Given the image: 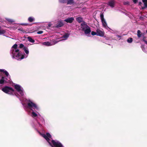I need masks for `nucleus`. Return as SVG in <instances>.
Here are the masks:
<instances>
[{"label":"nucleus","instance_id":"1","mask_svg":"<svg viewBox=\"0 0 147 147\" xmlns=\"http://www.w3.org/2000/svg\"><path fill=\"white\" fill-rule=\"evenodd\" d=\"M20 100L23 105L24 102H26V105L24 106V109L27 112H29L30 111H32L31 115L32 117L35 118L38 117V116H40L38 112L35 111V110L39 111L40 110L39 107L36 104L29 99L20 98Z\"/></svg>","mask_w":147,"mask_h":147},{"label":"nucleus","instance_id":"2","mask_svg":"<svg viewBox=\"0 0 147 147\" xmlns=\"http://www.w3.org/2000/svg\"><path fill=\"white\" fill-rule=\"evenodd\" d=\"M18 45L14 44L11 47L10 53L12 58L18 60H21L22 59L27 57L29 53L28 49L26 48H24V49L26 55L22 54L17 48Z\"/></svg>","mask_w":147,"mask_h":147},{"label":"nucleus","instance_id":"3","mask_svg":"<svg viewBox=\"0 0 147 147\" xmlns=\"http://www.w3.org/2000/svg\"><path fill=\"white\" fill-rule=\"evenodd\" d=\"M39 134L46 139L49 144L52 147H64L59 142L53 140L50 134L49 133L46 134H42L39 132Z\"/></svg>","mask_w":147,"mask_h":147},{"label":"nucleus","instance_id":"4","mask_svg":"<svg viewBox=\"0 0 147 147\" xmlns=\"http://www.w3.org/2000/svg\"><path fill=\"white\" fill-rule=\"evenodd\" d=\"M81 27L82 30L84 32L86 35L88 36L90 34L91 32L90 28L85 22L81 24Z\"/></svg>","mask_w":147,"mask_h":147},{"label":"nucleus","instance_id":"5","mask_svg":"<svg viewBox=\"0 0 147 147\" xmlns=\"http://www.w3.org/2000/svg\"><path fill=\"white\" fill-rule=\"evenodd\" d=\"M15 88L18 92V94L20 96H23L24 94V92L23 88L20 85L16 84L14 85Z\"/></svg>","mask_w":147,"mask_h":147},{"label":"nucleus","instance_id":"6","mask_svg":"<svg viewBox=\"0 0 147 147\" xmlns=\"http://www.w3.org/2000/svg\"><path fill=\"white\" fill-rule=\"evenodd\" d=\"M2 90L5 93L11 94L15 93L14 90L11 88L5 86L2 88Z\"/></svg>","mask_w":147,"mask_h":147},{"label":"nucleus","instance_id":"7","mask_svg":"<svg viewBox=\"0 0 147 147\" xmlns=\"http://www.w3.org/2000/svg\"><path fill=\"white\" fill-rule=\"evenodd\" d=\"M64 25L63 22L61 20H59L57 22V24L55 25V27L56 28H59L62 27Z\"/></svg>","mask_w":147,"mask_h":147},{"label":"nucleus","instance_id":"8","mask_svg":"<svg viewBox=\"0 0 147 147\" xmlns=\"http://www.w3.org/2000/svg\"><path fill=\"white\" fill-rule=\"evenodd\" d=\"M97 32V35L99 36H104V32L100 30H96Z\"/></svg>","mask_w":147,"mask_h":147},{"label":"nucleus","instance_id":"9","mask_svg":"<svg viewBox=\"0 0 147 147\" xmlns=\"http://www.w3.org/2000/svg\"><path fill=\"white\" fill-rule=\"evenodd\" d=\"M69 37V34H66L60 38H61V39L59 40V41L66 40Z\"/></svg>","mask_w":147,"mask_h":147},{"label":"nucleus","instance_id":"10","mask_svg":"<svg viewBox=\"0 0 147 147\" xmlns=\"http://www.w3.org/2000/svg\"><path fill=\"white\" fill-rule=\"evenodd\" d=\"M73 17L69 18L64 20V21L67 23H71L74 20Z\"/></svg>","mask_w":147,"mask_h":147},{"label":"nucleus","instance_id":"11","mask_svg":"<svg viewBox=\"0 0 147 147\" xmlns=\"http://www.w3.org/2000/svg\"><path fill=\"white\" fill-rule=\"evenodd\" d=\"M0 72H3L6 75L7 77H10V76L7 71L4 69H0Z\"/></svg>","mask_w":147,"mask_h":147},{"label":"nucleus","instance_id":"12","mask_svg":"<svg viewBox=\"0 0 147 147\" xmlns=\"http://www.w3.org/2000/svg\"><path fill=\"white\" fill-rule=\"evenodd\" d=\"M55 43H53V44H51L50 42H49L48 41L45 42H43L42 44L46 46H51L52 45H54V44Z\"/></svg>","mask_w":147,"mask_h":147},{"label":"nucleus","instance_id":"13","mask_svg":"<svg viewBox=\"0 0 147 147\" xmlns=\"http://www.w3.org/2000/svg\"><path fill=\"white\" fill-rule=\"evenodd\" d=\"M142 1L144 3V6L142 7V9H144L145 8H147V0H142Z\"/></svg>","mask_w":147,"mask_h":147},{"label":"nucleus","instance_id":"14","mask_svg":"<svg viewBox=\"0 0 147 147\" xmlns=\"http://www.w3.org/2000/svg\"><path fill=\"white\" fill-rule=\"evenodd\" d=\"M143 35V34L142 33L141 31L138 30L137 32V36L139 38Z\"/></svg>","mask_w":147,"mask_h":147},{"label":"nucleus","instance_id":"15","mask_svg":"<svg viewBox=\"0 0 147 147\" xmlns=\"http://www.w3.org/2000/svg\"><path fill=\"white\" fill-rule=\"evenodd\" d=\"M115 4V2L113 1H111L109 2V5L111 7H114Z\"/></svg>","mask_w":147,"mask_h":147},{"label":"nucleus","instance_id":"16","mask_svg":"<svg viewBox=\"0 0 147 147\" xmlns=\"http://www.w3.org/2000/svg\"><path fill=\"white\" fill-rule=\"evenodd\" d=\"M101 22L103 26L105 28H106L107 26V23L105 19L101 20Z\"/></svg>","mask_w":147,"mask_h":147},{"label":"nucleus","instance_id":"17","mask_svg":"<svg viewBox=\"0 0 147 147\" xmlns=\"http://www.w3.org/2000/svg\"><path fill=\"white\" fill-rule=\"evenodd\" d=\"M35 20L34 18L32 17H30L28 19V21L30 22L34 21Z\"/></svg>","mask_w":147,"mask_h":147},{"label":"nucleus","instance_id":"18","mask_svg":"<svg viewBox=\"0 0 147 147\" xmlns=\"http://www.w3.org/2000/svg\"><path fill=\"white\" fill-rule=\"evenodd\" d=\"M5 19L7 21L9 22L10 23H11L15 22V20L12 19H9L8 18H6Z\"/></svg>","mask_w":147,"mask_h":147},{"label":"nucleus","instance_id":"19","mask_svg":"<svg viewBox=\"0 0 147 147\" xmlns=\"http://www.w3.org/2000/svg\"><path fill=\"white\" fill-rule=\"evenodd\" d=\"M28 40L30 42H32V43H34L35 42V41L34 40L32 39L31 37L30 36H29L28 37Z\"/></svg>","mask_w":147,"mask_h":147},{"label":"nucleus","instance_id":"20","mask_svg":"<svg viewBox=\"0 0 147 147\" xmlns=\"http://www.w3.org/2000/svg\"><path fill=\"white\" fill-rule=\"evenodd\" d=\"M5 32V30H3V29H1V27L0 26V35L2 34H4Z\"/></svg>","mask_w":147,"mask_h":147},{"label":"nucleus","instance_id":"21","mask_svg":"<svg viewBox=\"0 0 147 147\" xmlns=\"http://www.w3.org/2000/svg\"><path fill=\"white\" fill-rule=\"evenodd\" d=\"M5 81L4 80L3 77H2V78L0 80V84H3L5 82Z\"/></svg>","mask_w":147,"mask_h":147},{"label":"nucleus","instance_id":"22","mask_svg":"<svg viewBox=\"0 0 147 147\" xmlns=\"http://www.w3.org/2000/svg\"><path fill=\"white\" fill-rule=\"evenodd\" d=\"M77 21L79 23L81 22L82 21V19L80 17H78L76 18Z\"/></svg>","mask_w":147,"mask_h":147},{"label":"nucleus","instance_id":"23","mask_svg":"<svg viewBox=\"0 0 147 147\" xmlns=\"http://www.w3.org/2000/svg\"><path fill=\"white\" fill-rule=\"evenodd\" d=\"M67 4H71L74 2L73 0H69L67 1Z\"/></svg>","mask_w":147,"mask_h":147},{"label":"nucleus","instance_id":"24","mask_svg":"<svg viewBox=\"0 0 147 147\" xmlns=\"http://www.w3.org/2000/svg\"><path fill=\"white\" fill-rule=\"evenodd\" d=\"M39 118L40 121L42 123L44 124L45 123V120L43 117H40Z\"/></svg>","mask_w":147,"mask_h":147},{"label":"nucleus","instance_id":"25","mask_svg":"<svg viewBox=\"0 0 147 147\" xmlns=\"http://www.w3.org/2000/svg\"><path fill=\"white\" fill-rule=\"evenodd\" d=\"M58 41H59V40L58 41H57L55 40H52V41L50 42L51 43V44H53L55 43V44H54V45L57 43Z\"/></svg>","mask_w":147,"mask_h":147},{"label":"nucleus","instance_id":"26","mask_svg":"<svg viewBox=\"0 0 147 147\" xmlns=\"http://www.w3.org/2000/svg\"><path fill=\"white\" fill-rule=\"evenodd\" d=\"M133 40L132 38H129L127 40V42L129 43H131Z\"/></svg>","mask_w":147,"mask_h":147},{"label":"nucleus","instance_id":"27","mask_svg":"<svg viewBox=\"0 0 147 147\" xmlns=\"http://www.w3.org/2000/svg\"><path fill=\"white\" fill-rule=\"evenodd\" d=\"M59 2L61 3H64L67 2L68 0H59Z\"/></svg>","mask_w":147,"mask_h":147},{"label":"nucleus","instance_id":"28","mask_svg":"<svg viewBox=\"0 0 147 147\" xmlns=\"http://www.w3.org/2000/svg\"><path fill=\"white\" fill-rule=\"evenodd\" d=\"M18 30H19V31H22V32H23V33H24V32H25V31H24V30H23L22 28L21 27L19 28H18Z\"/></svg>","mask_w":147,"mask_h":147},{"label":"nucleus","instance_id":"29","mask_svg":"<svg viewBox=\"0 0 147 147\" xmlns=\"http://www.w3.org/2000/svg\"><path fill=\"white\" fill-rule=\"evenodd\" d=\"M142 49V51L144 52H146V50L145 49V47L143 46L141 47Z\"/></svg>","mask_w":147,"mask_h":147},{"label":"nucleus","instance_id":"30","mask_svg":"<svg viewBox=\"0 0 147 147\" xmlns=\"http://www.w3.org/2000/svg\"><path fill=\"white\" fill-rule=\"evenodd\" d=\"M91 34L92 35H97V32H95L92 31L91 32Z\"/></svg>","mask_w":147,"mask_h":147},{"label":"nucleus","instance_id":"31","mask_svg":"<svg viewBox=\"0 0 147 147\" xmlns=\"http://www.w3.org/2000/svg\"><path fill=\"white\" fill-rule=\"evenodd\" d=\"M18 27L17 25H14L13 26H12L11 28L13 29H16Z\"/></svg>","mask_w":147,"mask_h":147},{"label":"nucleus","instance_id":"32","mask_svg":"<svg viewBox=\"0 0 147 147\" xmlns=\"http://www.w3.org/2000/svg\"><path fill=\"white\" fill-rule=\"evenodd\" d=\"M20 25L22 26H27L28 25V24L27 23H22L19 24Z\"/></svg>","mask_w":147,"mask_h":147},{"label":"nucleus","instance_id":"33","mask_svg":"<svg viewBox=\"0 0 147 147\" xmlns=\"http://www.w3.org/2000/svg\"><path fill=\"white\" fill-rule=\"evenodd\" d=\"M100 17L101 19V20H102L105 19L104 18L103 15H101L100 16Z\"/></svg>","mask_w":147,"mask_h":147},{"label":"nucleus","instance_id":"34","mask_svg":"<svg viewBox=\"0 0 147 147\" xmlns=\"http://www.w3.org/2000/svg\"><path fill=\"white\" fill-rule=\"evenodd\" d=\"M24 45L23 44H21L20 45L19 47L20 48H22L24 47Z\"/></svg>","mask_w":147,"mask_h":147},{"label":"nucleus","instance_id":"35","mask_svg":"<svg viewBox=\"0 0 147 147\" xmlns=\"http://www.w3.org/2000/svg\"><path fill=\"white\" fill-rule=\"evenodd\" d=\"M43 31H40L38 32L37 33L39 34H41L43 33Z\"/></svg>","mask_w":147,"mask_h":147},{"label":"nucleus","instance_id":"36","mask_svg":"<svg viewBox=\"0 0 147 147\" xmlns=\"http://www.w3.org/2000/svg\"><path fill=\"white\" fill-rule=\"evenodd\" d=\"M138 1V0H133V1L134 3H136Z\"/></svg>","mask_w":147,"mask_h":147},{"label":"nucleus","instance_id":"37","mask_svg":"<svg viewBox=\"0 0 147 147\" xmlns=\"http://www.w3.org/2000/svg\"><path fill=\"white\" fill-rule=\"evenodd\" d=\"M52 25V24L51 23H49L48 24V26H49V27H50Z\"/></svg>","mask_w":147,"mask_h":147},{"label":"nucleus","instance_id":"38","mask_svg":"<svg viewBox=\"0 0 147 147\" xmlns=\"http://www.w3.org/2000/svg\"><path fill=\"white\" fill-rule=\"evenodd\" d=\"M143 41H144L146 44L147 45V41L145 40L144 39H143L142 40Z\"/></svg>","mask_w":147,"mask_h":147},{"label":"nucleus","instance_id":"39","mask_svg":"<svg viewBox=\"0 0 147 147\" xmlns=\"http://www.w3.org/2000/svg\"><path fill=\"white\" fill-rule=\"evenodd\" d=\"M142 3L141 2H140L139 3V5H141V6H142Z\"/></svg>","mask_w":147,"mask_h":147},{"label":"nucleus","instance_id":"40","mask_svg":"<svg viewBox=\"0 0 147 147\" xmlns=\"http://www.w3.org/2000/svg\"><path fill=\"white\" fill-rule=\"evenodd\" d=\"M38 124L40 126H41V125L40 124V123H38Z\"/></svg>","mask_w":147,"mask_h":147},{"label":"nucleus","instance_id":"41","mask_svg":"<svg viewBox=\"0 0 147 147\" xmlns=\"http://www.w3.org/2000/svg\"><path fill=\"white\" fill-rule=\"evenodd\" d=\"M117 36L118 37H120V36H119V35H117Z\"/></svg>","mask_w":147,"mask_h":147},{"label":"nucleus","instance_id":"42","mask_svg":"<svg viewBox=\"0 0 147 147\" xmlns=\"http://www.w3.org/2000/svg\"><path fill=\"white\" fill-rule=\"evenodd\" d=\"M146 32L147 33V30L146 31Z\"/></svg>","mask_w":147,"mask_h":147}]
</instances>
